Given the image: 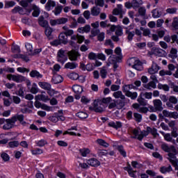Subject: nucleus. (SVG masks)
<instances>
[{
	"mask_svg": "<svg viewBox=\"0 0 178 178\" xmlns=\"http://www.w3.org/2000/svg\"><path fill=\"white\" fill-rule=\"evenodd\" d=\"M63 29L65 31L63 33H65V35H67V37H70L73 35V34H74V31L72 29H70L69 27H67V26H64L63 27Z\"/></svg>",
	"mask_w": 178,
	"mask_h": 178,
	"instance_id": "nucleus-28",
	"label": "nucleus"
},
{
	"mask_svg": "<svg viewBox=\"0 0 178 178\" xmlns=\"http://www.w3.org/2000/svg\"><path fill=\"white\" fill-rule=\"evenodd\" d=\"M168 58H171V59H176V58H177V49L172 48L170 54H168Z\"/></svg>",
	"mask_w": 178,
	"mask_h": 178,
	"instance_id": "nucleus-33",
	"label": "nucleus"
},
{
	"mask_svg": "<svg viewBox=\"0 0 178 178\" xmlns=\"http://www.w3.org/2000/svg\"><path fill=\"white\" fill-rule=\"evenodd\" d=\"M152 54L156 56H159V58H162L166 55V51L165 50L159 48V47H153L152 48Z\"/></svg>",
	"mask_w": 178,
	"mask_h": 178,
	"instance_id": "nucleus-9",
	"label": "nucleus"
},
{
	"mask_svg": "<svg viewBox=\"0 0 178 178\" xmlns=\"http://www.w3.org/2000/svg\"><path fill=\"white\" fill-rule=\"evenodd\" d=\"M147 131H148V133H151V134H152L154 138H156L157 136H159L158 130L156 128H151L149 127H147Z\"/></svg>",
	"mask_w": 178,
	"mask_h": 178,
	"instance_id": "nucleus-31",
	"label": "nucleus"
},
{
	"mask_svg": "<svg viewBox=\"0 0 178 178\" xmlns=\"http://www.w3.org/2000/svg\"><path fill=\"white\" fill-rule=\"evenodd\" d=\"M109 127H113V129H115V130H118V129H120L122 127V122L117 121V122H110L108 123Z\"/></svg>",
	"mask_w": 178,
	"mask_h": 178,
	"instance_id": "nucleus-22",
	"label": "nucleus"
},
{
	"mask_svg": "<svg viewBox=\"0 0 178 178\" xmlns=\"http://www.w3.org/2000/svg\"><path fill=\"white\" fill-rule=\"evenodd\" d=\"M90 13L92 16H98L101 13V8L95 6L91 8Z\"/></svg>",
	"mask_w": 178,
	"mask_h": 178,
	"instance_id": "nucleus-23",
	"label": "nucleus"
},
{
	"mask_svg": "<svg viewBox=\"0 0 178 178\" xmlns=\"http://www.w3.org/2000/svg\"><path fill=\"white\" fill-rule=\"evenodd\" d=\"M35 144L38 147H44V145H47V144H48V142H47L46 140L42 139L36 142Z\"/></svg>",
	"mask_w": 178,
	"mask_h": 178,
	"instance_id": "nucleus-57",
	"label": "nucleus"
},
{
	"mask_svg": "<svg viewBox=\"0 0 178 178\" xmlns=\"http://www.w3.org/2000/svg\"><path fill=\"white\" fill-rule=\"evenodd\" d=\"M146 90H155L156 88V83L152 81L143 86Z\"/></svg>",
	"mask_w": 178,
	"mask_h": 178,
	"instance_id": "nucleus-21",
	"label": "nucleus"
},
{
	"mask_svg": "<svg viewBox=\"0 0 178 178\" xmlns=\"http://www.w3.org/2000/svg\"><path fill=\"white\" fill-rule=\"evenodd\" d=\"M90 111H94L97 113H102L104 112V108L102 107V104L101 103H98V102L95 101L93 102V106L89 107Z\"/></svg>",
	"mask_w": 178,
	"mask_h": 178,
	"instance_id": "nucleus-6",
	"label": "nucleus"
},
{
	"mask_svg": "<svg viewBox=\"0 0 178 178\" xmlns=\"http://www.w3.org/2000/svg\"><path fill=\"white\" fill-rule=\"evenodd\" d=\"M133 88H136V86L134 85H125L122 87V91L124 94H127V92H130V90H133Z\"/></svg>",
	"mask_w": 178,
	"mask_h": 178,
	"instance_id": "nucleus-35",
	"label": "nucleus"
},
{
	"mask_svg": "<svg viewBox=\"0 0 178 178\" xmlns=\"http://www.w3.org/2000/svg\"><path fill=\"white\" fill-rule=\"evenodd\" d=\"M125 95L127 97H129V98H131V99H136V98H137V92H127Z\"/></svg>",
	"mask_w": 178,
	"mask_h": 178,
	"instance_id": "nucleus-52",
	"label": "nucleus"
},
{
	"mask_svg": "<svg viewBox=\"0 0 178 178\" xmlns=\"http://www.w3.org/2000/svg\"><path fill=\"white\" fill-rule=\"evenodd\" d=\"M143 5V0H132V8L138 9Z\"/></svg>",
	"mask_w": 178,
	"mask_h": 178,
	"instance_id": "nucleus-29",
	"label": "nucleus"
},
{
	"mask_svg": "<svg viewBox=\"0 0 178 178\" xmlns=\"http://www.w3.org/2000/svg\"><path fill=\"white\" fill-rule=\"evenodd\" d=\"M87 164L90 165V166H92L93 168H97L101 165V163L98 159L92 158L87 161Z\"/></svg>",
	"mask_w": 178,
	"mask_h": 178,
	"instance_id": "nucleus-13",
	"label": "nucleus"
},
{
	"mask_svg": "<svg viewBox=\"0 0 178 178\" xmlns=\"http://www.w3.org/2000/svg\"><path fill=\"white\" fill-rule=\"evenodd\" d=\"M96 141L99 145H102V147H104V148H108L109 147V143H106L103 139H97Z\"/></svg>",
	"mask_w": 178,
	"mask_h": 178,
	"instance_id": "nucleus-44",
	"label": "nucleus"
},
{
	"mask_svg": "<svg viewBox=\"0 0 178 178\" xmlns=\"http://www.w3.org/2000/svg\"><path fill=\"white\" fill-rule=\"evenodd\" d=\"M173 169L172 168V165H169L168 167L163 166L160 168V172L162 173H169L170 172H172Z\"/></svg>",
	"mask_w": 178,
	"mask_h": 178,
	"instance_id": "nucleus-37",
	"label": "nucleus"
},
{
	"mask_svg": "<svg viewBox=\"0 0 178 178\" xmlns=\"http://www.w3.org/2000/svg\"><path fill=\"white\" fill-rule=\"evenodd\" d=\"M67 55L69 56L70 60L76 61L77 60V58L80 56V53L76 50H72L68 51Z\"/></svg>",
	"mask_w": 178,
	"mask_h": 178,
	"instance_id": "nucleus-10",
	"label": "nucleus"
},
{
	"mask_svg": "<svg viewBox=\"0 0 178 178\" xmlns=\"http://www.w3.org/2000/svg\"><path fill=\"white\" fill-rule=\"evenodd\" d=\"M13 13H17V12H19V15H23V8L20 7V6H17L15 7L13 10H12Z\"/></svg>",
	"mask_w": 178,
	"mask_h": 178,
	"instance_id": "nucleus-53",
	"label": "nucleus"
},
{
	"mask_svg": "<svg viewBox=\"0 0 178 178\" xmlns=\"http://www.w3.org/2000/svg\"><path fill=\"white\" fill-rule=\"evenodd\" d=\"M97 155L99 156H108V151L106 149H98L97 150Z\"/></svg>",
	"mask_w": 178,
	"mask_h": 178,
	"instance_id": "nucleus-55",
	"label": "nucleus"
},
{
	"mask_svg": "<svg viewBox=\"0 0 178 178\" xmlns=\"http://www.w3.org/2000/svg\"><path fill=\"white\" fill-rule=\"evenodd\" d=\"M119 60V56L116 55H111L108 58V62L109 63H116Z\"/></svg>",
	"mask_w": 178,
	"mask_h": 178,
	"instance_id": "nucleus-45",
	"label": "nucleus"
},
{
	"mask_svg": "<svg viewBox=\"0 0 178 178\" xmlns=\"http://www.w3.org/2000/svg\"><path fill=\"white\" fill-rule=\"evenodd\" d=\"M76 116L79 118V119H87V118H88V114L86 112L79 111L76 114Z\"/></svg>",
	"mask_w": 178,
	"mask_h": 178,
	"instance_id": "nucleus-42",
	"label": "nucleus"
},
{
	"mask_svg": "<svg viewBox=\"0 0 178 178\" xmlns=\"http://www.w3.org/2000/svg\"><path fill=\"white\" fill-rule=\"evenodd\" d=\"M119 13H124V11H123V6H122V4H118L117 8L113 10V15H118Z\"/></svg>",
	"mask_w": 178,
	"mask_h": 178,
	"instance_id": "nucleus-24",
	"label": "nucleus"
},
{
	"mask_svg": "<svg viewBox=\"0 0 178 178\" xmlns=\"http://www.w3.org/2000/svg\"><path fill=\"white\" fill-rule=\"evenodd\" d=\"M152 17H154L155 19H158V17H161L162 13L159 12L157 9H154L152 12Z\"/></svg>",
	"mask_w": 178,
	"mask_h": 178,
	"instance_id": "nucleus-50",
	"label": "nucleus"
},
{
	"mask_svg": "<svg viewBox=\"0 0 178 178\" xmlns=\"http://www.w3.org/2000/svg\"><path fill=\"white\" fill-rule=\"evenodd\" d=\"M19 120V123L22 124H26V122H24V115H15L13 116L11 118L6 119V124L3 126V130H10V129H13L15 127V123H16Z\"/></svg>",
	"mask_w": 178,
	"mask_h": 178,
	"instance_id": "nucleus-1",
	"label": "nucleus"
},
{
	"mask_svg": "<svg viewBox=\"0 0 178 178\" xmlns=\"http://www.w3.org/2000/svg\"><path fill=\"white\" fill-rule=\"evenodd\" d=\"M117 104V108L118 109H122V108H124V106L126 105V103L124 102V99H118L115 100Z\"/></svg>",
	"mask_w": 178,
	"mask_h": 178,
	"instance_id": "nucleus-40",
	"label": "nucleus"
},
{
	"mask_svg": "<svg viewBox=\"0 0 178 178\" xmlns=\"http://www.w3.org/2000/svg\"><path fill=\"white\" fill-rule=\"evenodd\" d=\"M113 97H114V98H116V99H119V98H120L121 99H126V97L120 90L116 91L113 93Z\"/></svg>",
	"mask_w": 178,
	"mask_h": 178,
	"instance_id": "nucleus-27",
	"label": "nucleus"
},
{
	"mask_svg": "<svg viewBox=\"0 0 178 178\" xmlns=\"http://www.w3.org/2000/svg\"><path fill=\"white\" fill-rule=\"evenodd\" d=\"M159 90H163V91H169L170 87L166 84L159 83L157 86Z\"/></svg>",
	"mask_w": 178,
	"mask_h": 178,
	"instance_id": "nucleus-46",
	"label": "nucleus"
},
{
	"mask_svg": "<svg viewBox=\"0 0 178 178\" xmlns=\"http://www.w3.org/2000/svg\"><path fill=\"white\" fill-rule=\"evenodd\" d=\"M11 51L13 54H20L22 51L20 50V47L17 44L13 45L11 48Z\"/></svg>",
	"mask_w": 178,
	"mask_h": 178,
	"instance_id": "nucleus-48",
	"label": "nucleus"
},
{
	"mask_svg": "<svg viewBox=\"0 0 178 178\" xmlns=\"http://www.w3.org/2000/svg\"><path fill=\"white\" fill-rule=\"evenodd\" d=\"M128 65L131 66L133 69H136V70H138L139 72L143 70V63L136 58H131L128 60Z\"/></svg>",
	"mask_w": 178,
	"mask_h": 178,
	"instance_id": "nucleus-2",
	"label": "nucleus"
},
{
	"mask_svg": "<svg viewBox=\"0 0 178 178\" xmlns=\"http://www.w3.org/2000/svg\"><path fill=\"white\" fill-rule=\"evenodd\" d=\"M68 20L69 19L67 18L61 17L56 19H50L49 23L51 26H54L59 24H65V23H67Z\"/></svg>",
	"mask_w": 178,
	"mask_h": 178,
	"instance_id": "nucleus-7",
	"label": "nucleus"
},
{
	"mask_svg": "<svg viewBox=\"0 0 178 178\" xmlns=\"http://www.w3.org/2000/svg\"><path fill=\"white\" fill-rule=\"evenodd\" d=\"M161 149L163 151H165V152H173L174 154H177V149H176V147L174 145H168L166 143H163L161 145Z\"/></svg>",
	"mask_w": 178,
	"mask_h": 178,
	"instance_id": "nucleus-8",
	"label": "nucleus"
},
{
	"mask_svg": "<svg viewBox=\"0 0 178 178\" xmlns=\"http://www.w3.org/2000/svg\"><path fill=\"white\" fill-rule=\"evenodd\" d=\"M78 65L76 63H67L65 65V69H70L71 70L73 69H76V67H77Z\"/></svg>",
	"mask_w": 178,
	"mask_h": 178,
	"instance_id": "nucleus-38",
	"label": "nucleus"
},
{
	"mask_svg": "<svg viewBox=\"0 0 178 178\" xmlns=\"http://www.w3.org/2000/svg\"><path fill=\"white\" fill-rule=\"evenodd\" d=\"M133 134L134 136H131V138H137L139 141H142L144 138V132H140L138 129H134Z\"/></svg>",
	"mask_w": 178,
	"mask_h": 178,
	"instance_id": "nucleus-11",
	"label": "nucleus"
},
{
	"mask_svg": "<svg viewBox=\"0 0 178 178\" xmlns=\"http://www.w3.org/2000/svg\"><path fill=\"white\" fill-rule=\"evenodd\" d=\"M58 40L61 44H63L64 45H66L67 44L68 40H67V35L65 34L63 32L60 33L58 36Z\"/></svg>",
	"mask_w": 178,
	"mask_h": 178,
	"instance_id": "nucleus-19",
	"label": "nucleus"
},
{
	"mask_svg": "<svg viewBox=\"0 0 178 178\" xmlns=\"http://www.w3.org/2000/svg\"><path fill=\"white\" fill-rule=\"evenodd\" d=\"M153 104L156 111L161 112L163 110V107H162V101H161V99H154Z\"/></svg>",
	"mask_w": 178,
	"mask_h": 178,
	"instance_id": "nucleus-16",
	"label": "nucleus"
},
{
	"mask_svg": "<svg viewBox=\"0 0 178 178\" xmlns=\"http://www.w3.org/2000/svg\"><path fill=\"white\" fill-rule=\"evenodd\" d=\"M160 76H172V71L162 70L159 72Z\"/></svg>",
	"mask_w": 178,
	"mask_h": 178,
	"instance_id": "nucleus-56",
	"label": "nucleus"
},
{
	"mask_svg": "<svg viewBox=\"0 0 178 178\" xmlns=\"http://www.w3.org/2000/svg\"><path fill=\"white\" fill-rule=\"evenodd\" d=\"M33 155H41V154H43L44 151L40 148H36L33 150H31Z\"/></svg>",
	"mask_w": 178,
	"mask_h": 178,
	"instance_id": "nucleus-61",
	"label": "nucleus"
},
{
	"mask_svg": "<svg viewBox=\"0 0 178 178\" xmlns=\"http://www.w3.org/2000/svg\"><path fill=\"white\" fill-rule=\"evenodd\" d=\"M168 161H170V163H172V162H176V153H172L171 152H168Z\"/></svg>",
	"mask_w": 178,
	"mask_h": 178,
	"instance_id": "nucleus-36",
	"label": "nucleus"
},
{
	"mask_svg": "<svg viewBox=\"0 0 178 178\" xmlns=\"http://www.w3.org/2000/svg\"><path fill=\"white\" fill-rule=\"evenodd\" d=\"M54 31V29L51 28L49 26L45 28L44 33L45 35H47V38L49 40H52V33Z\"/></svg>",
	"mask_w": 178,
	"mask_h": 178,
	"instance_id": "nucleus-25",
	"label": "nucleus"
},
{
	"mask_svg": "<svg viewBox=\"0 0 178 178\" xmlns=\"http://www.w3.org/2000/svg\"><path fill=\"white\" fill-rule=\"evenodd\" d=\"M34 106L38 108H42V109H44V111H49V107L48 106L42 105L41 104V102L38 101L35 102Z\"/></svg>",
	"mask_w": 178,
	"mask_h": 178,
	"instance_id": "nucleus-34",
	"label": "nucleus"
},
{
	"mask_svg": "<svg viewBox=\"0 0 178 178\" xmlns=\"http://www.w3.org/2000/svg\"><path fill=\"white\" fill-rule=\"evenodd\" d=\"M159 69L161 68L159 67V66H158V64L153 62L152 67L149 68L148 72L149 74H155V73H158Z\"/></svg>",
	"mask_w": 178,
	"mask_h": 178,
	"instance_id": "nucleus-14",
	"label": "nucleus"
},
{
	"mask_svg": "<svg viewBox=\"0 0 178 178\" xmlns=\"http://www.w3.org/2000/svg\"><path fill=\"white\" fill-rule=\"evenodd\" d=\"M55 6H56V3L55 1L53 0H48L45 4V9L47 10V12H49V10H52Z\"/></svg>",
	"mask_w": 178,
	"mask_h": 178,
	"instance_id": "nucleus-15",
	"label": "nucleus"
},
{
	"mask_svg": "<svg viewBox=\"0 0 178 178\" xmlns=\"http://www.w3.org/2000/svg\"><path fill=\"white\" fill-rule=\"evenodd\" d=\"M38 86L42 88V90H50L51 84L47 82H38Z\"/></svg>",
	"mask_w": 178,
	"mask_h": 178,
	"instance_id": "nucleus-30",
	"label": "nucleus"
},
{
	"mask_svg": "<svg viewBox=\"0 0 178 178\" xmlns=\"http://www.w3.org/2000/svg\"><path fill=\"white\" fill-rule=\"evenodd\" d=\"M164 139L165 140V141L175 143V140L173 139V138H172V135H170V134H166L164 136Z\"/></svg>",
	"mask_w": 178,
	"mask_h": 178,
	"instance_id": "nucleus-58",
	"label": "nucleus"
},
{
	"mask_svg": "<svg viewBox=\"0 0 178 178\" xmlns=\"http://www.w3.org/2000/svg\"><path fill=\"white\" fill-rule=\"evenodd\" d=\"M31 92L32 94H37V92H38V87L37 86V83H33L32 88H31Z\"/></svg>",
	"mask_w": 178,
	"mask_h": 178,
	"instance_id": "nucleus-60",
	"label": "nucleus"
},
{
	"mask_svg": "<svg viewBox=\"0 0 178 178\" xmlns=\"http://www.w3.org/2000/svg\"><path fill=\"white\" fill-rule=\"evenodd\" d=\"M94 3L96 6H100V8H104V5H105V1H104V0H95Z\"/></svg>",
	"mask_w": 178,
	"mask_h": 178,
	"instance_id": "nucleus-59",
	"label": "nucleus"
},
{
	"mask_svg": "<svg viewBox=\"0 0 178 178\" xmlns=\"http://www.w3.org/2000/svg\"><path fill=\"white\" fill-rule=\"evenodd\" d=\"M134 120H136V122H138V123H140V122L143 120V116L138 113H134Z\"/></svg>",
	"mask_w": 178,
	"mask_h": 178,
	"instance_id": "nucleus-54",
	"label": "nucleus"
},
{
	"mask_svg": "<svg viewBox=\"0 0 178 178\" xmlns=\"http://www.w3.org/2000/svg\"><path fill=\"white\" fill-rule=\"evenodd\" d=\"M126 34H127V40L129 41H133V37H134V31H130L129 30L126 31Z\"/></svg>",
	"mask_w": 178,
	"mask_h": 178,
	"instance_id": "nucleus-51",
	"label": "nucleus"
},
{
	"mask_svg": "<svg viewBox=\"0 0 178 178\" xmlns=\"http://www.w3.org/2000/svg\"><path fill=\"white\" fill-rule=\"evenodd\" d=\"M29 75L31 77L35 78L38 79H42V74H41L37 70H32Z\"/></svg>",
	"mask_w": 178,
	"mask_h": 178,
	"instance_id": "nucleus-26",
	"label": "nucleus"
},
{
	"mask_svg": "<svg viewBox=\"0 0 178 178\" xmlns=\"http://www.w3.org/2000/svg\"><path fill=\"white\" fill-rule=\"evenodd\" d=\"M63 9V6H58L55 8V9L53 10V12L54 13V15L56 16H58V15H60Z\"/></svg>",
	"mask_w": 178,
	"mask_h": 178,
	"instance_id": "nucleus-47",
	"label": "nucleus"
},
{
	"mask_svg": "<svg viewBox=\"0 0 178 178\" xmlns=\"http://www.w3.org/2000/svg\"><path fill=\"white\" fill-rule=\"evenodd\" d=\"M90 30H91V26H90V25H86L83 27L79 28L77 31L81 34H84V33H90Z\"/></svg>",
	"mask_w": 178,
	"mask_h": 178,
	"instance_id": "nucleus-20",
	"label": "nucleus"
},
{
	"mask_svg": "<svg viewBox=\"0 0 178 178\" xmlns=\"http://www.w3.org/2000/svg\"><path fill=\"white\" fill-rule=\"evenodd\" d=\"M117 149L120 152V154L122 156H124V158H126L127 156V154L126 153V151H124V148L123 147V145L118 146Z\"/></svg>",
	"mask_w": 178,
	"mask_h": 178,
	"instance_id": "nucleus-41",
	"label": "nucleus"
},
{
	"mask_svg": "<svg viewBox=\"0 0 178 178\" xmlns=\"http://www.w3.org/2000/svg\"><path fill=\"white\" fill-rule=\"evenodd\" d=\"M137 101H138V104L140 105H141L142 106H147L148 105L147 100H145V99L143 98V97H141V95H140L138 97V98L137 99Z\"/></svg>",
	"mask_w": 178,
	"mask_h": 178,
	"instance_id": "nucleus-39",
	"label": "nucleus"
},
{
	"mask_svg": "<svg viewBox=\"0 0 178 178\" xmlns=\"http://www.w3.org/2000/svg\"><path fill=\"white\" fill-rule=\"evenodd\" d=\"M72 90L75 94H81L83 92V87L79 85H74L72 86Z\"/></svg>",
	"mask_w": 178,
	"mask_h": 178,
	"instance_id": "nucleus-32",
	"label": "nucleus"
},
{
	"mask_svg": "<svg viewBox=\"0 0 178 178\" xmlns=\"http://www.w3.org/2000/svg\"><path fill=\"white\" fill-rule=\"evenodd\" d=\"M7 79L10 81L12 80L15 83H23V81H26V76L20 74H7Z\"/></svg>",
	"mask_w": 178,
	"mask_h": 178,
	"instance_id": "nucleus-3",
	"label": "nucleus"
},
{
	"mask_svg": "<svg viewBox=\"0 0 178 178\" xmlns=\"http://www.w3.org/2000/svg\"><path fill=\"white\" fill-rule=\"evenodd\" d=\"M79 152L82 156H87L90 154V149L87 148L80 149Z\"/></svg>",
	"mask_w": 178,
	"mask_h": 178,
	"instance_id": "nucleus-49",
	"label": "nucleus"
},
{
	"mask_svg": "<svg viewBox=\"0 0 178 178\" xmlns=\"http://www.w3.org/2000/svg\"><path fill=\"white\" fill-rule=\"evenodd\" d=\"M146 12H147V10L144 7H140L138 8V13L140 16H142V17H144V16H145Z\"/></svg>",
	"mask_w": 178,
	"mask_h": 178,
	"instance_id": "nucleus-63",
	"label": "nucleus"
},
{
	"mask_svg": "<svg viewBox=\"0 0 178 178\" xmlns=\"http://www.w3.org/2000/svg\"><path fill=\"white\" fill-rule=\"evenodd\" d=\"M131 166L134 169H140V168H143V165H141L140 163L138 161H132L131 162Z\"/></svg>",
	"mask_w": 178,
	"mask_h": 178,
	"instance_id": "nucleus-62",
	"label": "nucleus"
},
{
	"mask_svg": "<svg viewBox=\"0 0 178 178\" xmlns=\"http://www.w3.org/2000/svg\"><path fill=\"white\" fill-rule=\"evenodd\" d=\"M14 58L15 59H23V60H25V62H29V60H30L29 59V57H27L26 55H23V54H15V55H14Z\"/></svg>",
	"mask_w": 178,
	"mask_h": 178,
	"instance_id": "nucleus-43",
	"label": "nucleus"
},
{
	"mask_svg": "<svg viewBox=\"0 0 178 178\" xmlns=\"http://www.w3.org/2000/svg\"><path fill=\"white\" fill-rule=\"evenodd\" d=\"M109 31H111L112 33L115 31V35H117L118 37L123 35V28L120 25H111L110 29L107 30V33H109Z\"/></svg>",
	"mask_w": 178,
	"mask_h": 178,
	"instance_id": "nucleus-5",
	"label": "nucleus"
},
{
	"mask_svg": "<svg viewBox=\"0 0 178 178\" xmlns=\"http://www.w3.org/2000/svg\"><path fill=\"white\" fill-rule=\"evenodd\" d=\"M57 60L63 65L67 60V53L63 49H60L57 54Z\"/></svg>",
	"mask_w": 178,
	"mask_h": 178,
	"instance_id": "nucleus-4",
	"label": "nucleus"
},
{
	"mask_svg": "<svg viewBox=\"0 0 178 178\" xmlns=\"http://www.w3.org/2000/svg\"><path fill=\"white\" fill-rule=\"evenodd\" d=\"M51 81L54 84H59V83H62V81H63V77L59 74L54 75L51 79Z\"/></svg>",
	"mask_w": 178,
	"mask_h": 178,
	"instance_id": "nucleus-18",
	"label": "nucleus"
},
{
	"mask_svg": "<svg viewBox=\"0 0 178 178\" xmlns=\"http://www.w3.org/2000/svg\"><path fill=\"white\" fill-rule=\"evenodd\" d=\"M38 24L39 26H40V27H43L44 29H46L47 27L49 26L48 21H47V19H45V18L42 15H41L38 18Z\"/></svg>",
	"mask_w": 178,
	"mask_h": 178,
	"instance_id": "nucleus-12",
	"label": "nucleus"
},
{
	"mask_svg": "<svg viewBox=\"0 0 178 178\" xmlns=\"http://www.w3.org/2000/svg\"><path fill=\"white\" fill-rule=\"evenodd\" d=\"M117 103L115 99H111V102L110 104H108V109H113L114 108H116Z\"/></svg>",
	"mask_w": 178,
	"mask_h": 178,
	"instance_id": "nucleus-64",
	"label": "nucleus"
},
{
	"mask_svg": "<svg viewBox=\"0 0 178 178\" xmlns=\"http://www.w3.org/2000/svg\"><path fill=\"white\" fill-rule=\"evenodd\" d=\"M32 10H33V12L32 13V16L33 17H38V16H40V13H41V10H40V7H38L37 5L35 4L32 5Z\"/></svg>",
	"mask_w": 178,
	"mask_h": 178,
	"instance_id": "nucleus-17",
	"label": "nucleus"
}]
</instances>
